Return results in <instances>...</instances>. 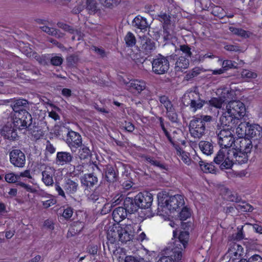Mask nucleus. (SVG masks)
<instances>
[{"instance_id":"f257e3e1","label":"nucleus","mask_w":262,"mask_h":262,"mask_svg":"<svg viewBox=\"0 0 262 262\" xmlns=\"http://www.w3.org/2000/svg\"><path fill=\"white\" fill-rule=\"evenodd\" d=\"M161 193L158 195V211L168 214L171 212L177 211L185 204L184 196L176 194L171 196H160Z\"/></svg>"},{"instance_id":"f03ea898","label":"nucleus","mask_w":262,"mask_h":262,"mask_svg":"<svg viewBox=\"0 0 262 262\" xmlns=\"http://www.w3.org/2000/svg\"><path fill=\"white\" fill-rule=\"evenodd\" d=\"M212 118L211 116L208 115L194 117L189 123L191 135L195 138L202 137L205 134L207 124L212 120Z\"/></svg>"},{"instance_id":"7ed1b4c3","label":"nucleus","mask_w":262,"mask_h":262,"mask_svg":"<svg viewBox=\"0 0 262 262\" xmlns=\"http://www.w3.org/2000/svg\"><path fill=\"white\" fill-rule=\"evenodd\" d=\"M182 101L184 105L189 107L193 112L201 109L208 103L207 100L201 98V95L196 90L187 91L183 95Z\"/></svg>"},{"instance_id":"20e7f679","label":"nucleus","mask_w":262,"mask_h":262,"mask_svg":"<svg viewBox=\"0 0 262 262\" xmlns=\"http://www.w3.org/2000/svg\"><path fill=\"white\" fill-rule=\"evenodd\" d=\"M157 19L162 24L164 39H171L174 34L175 29V25L171 20V14L161 11L157 15Z\"/></svg>"},{"instance_id":"39448f33","label":"nucleus","mask_w":262,"mask_h":262,"mask_svg":"<svg viewBox=\"0 0 262 262\" xmlns=\"http://www.w3.org/2000/svg\"><path fill=\"white\" fill-rule=\"evenodd\" d=\"M233 132L232 129L229 127H220L217 128L216 133L217 137V142L221 147L231 149V147L235 141Z\"/></svg>"},{"instance_id":"423d86ee","label":"nucleus","mask_w":262,"mask_h":262,"mask_svg":"<svg viewBox=\"0 0 262 262\" xmlns=\"http://www.w3.org/2000/svg\"><path fill=\"white\" fill-rule=\"evenodd\" d=\"M151 64L152 72L157 75L166 73L170 66L168 57L160 54L153 58Z\"/></svg>"},{"instance_id":"0eeeda50","label":"nucleus","mask_w":262,"mask_h":262,"mask_svg":"<svg viewBox=\"0 0 262 262\" xmlns=\"http://www.w3.org/2000/svg\"><path fill=\"white\" fill-rule=\"evenodd\" d=\"M66 142L72 152L82 146V140L81 136L77 132L70 130L67 134Z\"/></svg>"},{"instance_id":"6e6552de","label":"nucleus","mask_w":262,"mask_h":262,"mask_svg":"<svg viewBox=\"0 0 262 262\" xmlns=\"http://www.w3.org/2000/svg\"><path fill=\"white\" fill-rule=\"evenodd\" d=\"M179 249H171L170 247L166 248L164 251V255L162 256L158 262H182V256Z\"/></svg>"},{"instance_id":"1a4fd4ad","label":"nucleus","mask_w":262,"mask_h":262,"mask_svg":"<svg viewBox=\"0 0 262 262\" xmlns=\"http://www.w3.org/2000/svg\"><path fill=\"white\" fill-rule=\"evenodd\" d=\"M226 111L235 117H237L239 120L245 115L246 108L245 105L240 101H230L226 106Z\"/></svg>"},{"instance_id":"9d476101","label":"nucleus","mask_w":262,"mask_h":262,"mask_svg":"<svg viewBox=\"0 0 262 262\" xmlns=\"http://www.w3.org/2000/svg\"><path fill=\"white\" fill-rule=\"evenodd\" d=\"M10 163L15 167L23 168L26 163V156L20 149H15L9 153Z\"/></svg>"},{"instance_id":"9b49d317","label":"nucleus","mask_w":262,"mask_h":262,"mask_svg":"<svg viewBox=\"0 0 262 262\" xmlns=\"http://www.w3.org/2000/svg\"><path fill=\"white\" fill-rule=\"evenodd\" d=\"M135 198L139 208L144 209L150 208L153 201V196L150 193L147 191L140 192Z\"/></svg>"},{"instance_id":"f8f14e48","label":"nucleus","mask_w":262,"mask_h":262,"mask_svg":"<svg viewBox=\"0 0 262 262\" xmlns=\"http://www.w3.org/2000/svg\"><path fill=\"white\" fill-rule=\"evenodd\" d=\"M139 49L146 55L151 54L156 49L155 42L146 36L140 37L139 40Z\"/></svg>"},{"instance_id":"ddd939ff","label":"nucleus","mask_w":262,"mask_h":262,"mask_svg":"<svg viewBox=\"0 0 262 262\" xmlns=\"http://www.w3.org/2000/svg\"><path fill=\"white\" fill-rule=\"evenodd\" d=\"M105 179L106 183H103L105 184V188L110 191V186L116 183L119 180L118 173L114 167L110 165H106L104 169Z\"/></svg>"},{"instance_id":"4468645a","label":"nucleus","mask_w":262,"mask_h":262,"mask_svg":"<svg viewBox=\"0 0 262 262\" xmlns=\"http://www.w3.org/2000/svg\"><path fill=\"white\" fill-rule=\"evenodd\" d=\"M220 122L221 126L220 127H229L232 129L238 123L239 120L237 119V117H235L226 111L220 117Z\"/></svg>"},{"instance_id":"2eb2a0df","label":"nucleus","mask_w":262,"mask_h":262,"mask_svg":"<svg viewBox=\"0 0 262 262\" xmlns=\"http://www.w3.org/2000/svg\"><path fill=\"white\" fill-rule=\"evenodd\" d=\"M189 237V234L188 231H181L180 233L178 239L175 240L173 245L170 246L169 247L171 249H179V250L181 252V255H182V251L187 246Z\"/></svg>"},{"instance_id":"dca6fc26","label":"nucleus","mask_w":262,"mask_h":262,"mask_svg":"<svg viewBox=\"0 0 262 262\" xmlns=\"http://www.w3.org/2000/svg\"><path fill=\"white\" fill-rule=\"evenodd\" d=\"M55 169L51 166H46L41 172V181L47 186H53L54 182L53 177L55 175Z\"/></svg>"},{"instance_id":"f3484780","label":"nucleus","mask_w":262,"mask_h":262,"mask_svg":"<svg viewBox=\"0 0 262 262\" xmlns=\"http://www.w3.org/2000/svg\"><path fill=\"white\" fill-rule=\"evenodd\" d=\"M121 227L119 241L123 243H126L127 242L130 241L133 237V227L130 224L123 225Z\"/></svg>"},{"instance_id":"a211bd4d","label":"nucleus","mask_w":262,"mask_h":262,"mask_svg":"<svg viewBox=\"0 0 262 262\" xmlns=\"http://www.w3.org/2000/svg\"><path fill=\"white\" fill-rule=\"evenodd\" d=\"M74 159L72 154L67 151H58L56 154L55 163L59 166L70 164Z\"/></svg>"},{"instance_id":"6ab92c4d","label":"nucleus","mask_w":262,"mask_h":262,"mask_svg":"<svg viewBox=\"0 0 262 262\" xmlns=\"http://www.w3.org/2000/svg\"><path fill=\"white\" fill-rule=\"evenodd\" d=\"M62 186L68 194H74L78 189V181L77 179L73 180L70 178L65 179Z\"/></svg>"},{"instance_id":"aec40b11","label":"nucleus","mask_w":262,"mask_h":262,"mask_svg":"<svg viewBox=\"0 0 262 262\" xmlns=\"http://www.w3.org/2000/svg\"><path fill=\"white\" fill-rule=\"evenodd\" d=\"M228 154L232 155L233 161L237 162L239 164L245 163L248 161V154L240 150H237L234 148H232L230 150Z\"/></svg>"},{"instance_id":"412c9836","label":"nucleus","mask_w":262,"mask_h":262,"mask_svg":"<svg viewBox=\"0 0 262 262\" xmlns=\"http://www.w3.org/2000/svg\"><path fill=\"white\" fill-rule=\"evenodd\" d=\"M124 208L127 213L132 214L137 211L139 209V206L136 201V198L134 199L130 197H126L124 200Z\"/></svg>"},{"instance_id":"4be33fe9","label":"nucleus","mask_w":262,"mask_h":262,"mask_svg":"<svg viewBox=\"0 0 262 262\" xmlns=\"http://www.w3.org/2000/svg\"><path fill=\"white\" fill-rule=\"evenodd\" d=\"M107 191H109V190L107 188H105V184H103L102 182L96 188L94 191L90 194L88 196V199L90 201L95 202L99 200H103V198H100L99 193L101 192L104 193Z\"/></svg>"},{"instance_id":"5701e85b","label":"nucleus","mask_w":262,"mask_h":262,"mask_svg":"<svg viewBox=\"0 0 262 262\" xmlns=\"http://www.w3.org/2000/svg\"><path fill=\"white\" fill-rule=\"evenodd\" d=\"M146 87V83L142 80H131L128 85L129 90L134 93H140L142 91L145 89Z\"/></svg>"},{"instance_id":"b1692460","label":"nucleus","mask_w":262,"mask_h":262,"mask_svg":"<svg viewBox=\"0 0 262 262\" xmlns=\"http://www.w3.org/2000/svg\"><path fill=\"white\" fill-rule=\"evenodd\" d=\"M81 184L86 188L92 187L98 182L95 172L85 174L81 180Z\"/></svg>"},{"instance_id":"393cba45","label":"nucleus","mask_w":262,"mask_h":262,"mask_svg":"<svg viewBox=\"0 0 262 262\" xmlns=\"http://www.w3.org/2000/svg\"><path fill=\"white\" fill-rule=\"evenodd\" d=\"M262 136V127L257 124H250L248 129V137L255 139Z\"/></svg>"},{"instance_id":"a878e982","label":"nucleus","mask_w":262,"mask_h":262,"mask_svg":"<svg viewBox=\"0 0 262 262\" xmlns=\"http://www.w3.org/2000/svg\"><path fill=\"white\" fill-rule=\"evenodd\" d=\"M2 134L5 139L11 141H14L18 138L16 130L8 125H5L3 128Z\"/></svg>"},{"instance_id":"bb28decb","label":"nucleus","mask_w":262,"mask_h":262,"mask_svg":"<svg viewBox=\"0 0 262 262\" xmlns=\"http://www.w3.org/2000/svg\"><path fill=\"white\" fill-rule=\"evenodd\" d=\"M189 66V60L186 57L180 56L177 59L175 63L174 69L177 72H183L187 69Z\"/></svg>"},{"instance_id":"cd10ccee","label":"nucleus","mask_w":262,"mask_h":262,"mask_svg":"<svg viewBox=\"0 0 262 262\" xmlns=\"http://www.w3.org/2000/svg\"><path fill=\"white\" fill-rule=\"evenodd\" d=\"M253 147H254L253 141H252L247 137L241 139L239 144L238 150L247 154H250Z\"/></svg>"},{"instance_id":"c85d7f7f","label":"nucleus","mask_w":262,"mask_h":262,"mask_svg":"<svg viewBox=\"0 0 262 262\" xmlns=\"http://www.w3.org/2000/svg\"><path fill=\"white\" fill-rule=\"evenodd\" d=\"M133 26L141 30L146 31L147 28L149 27L145 18L140 15L137 16L132 22Z\"/></svg>"},{"instance_id":"c756f323","label":"nucleus","mask_w":262,"mask_h":262,"mask_svg":"<svg viewBox=\"0 0 262 262\" xmlns=\"http://www.w3.org/2000/svg\"><path fill=\"white\" fill-rule=\"evenodd\" d=\"M120 228L121 226H113L107 230V237L111 243H113L116 241L119 240Z\"/></svg>"},{"instance_id":"7c9ffc66","label":"nucleus","mask_w":262,"mask_h":262,"mask_svg":"<svg viewBox=\"0 0 262 262\" xmlns=\"http://www.w3.org/2000/svg\"><path fill=\"white\" fill-rule=\"evenodd\" d=\"M127 212L124 207L116 208L113 212V217L115 222H120L127 216Z\"/></svg>"},{"instance_id":"2f4dec72","label":"nucleus","mask_w":262,"mask_h":262,"mask_svg":"<svg viewBox=\"0 0 262 262\" xmlns=\"http://www.w3.org/2000/svg\"><path fill=\"white\" fill-rule=\"evenodd\" d=\"M249 126V122H240L236 129V133L239 138L242 139L248 137V129Z\"/></svg>"},{"instance_id":"473e14b6","label":"nucleus","mask_w":262,"mask_h":262,"mask_svg":"<svg viewBox=\"0 0 262 262\" xmlns=\"http://www.w3.org/2000/svg\"><path fill=\"white\" fill-rule=\"evenodd\" d=\"M199 146L203 153L205 155H210L213 152V145L209 141H201L199 143Z\"/></svg>"},{"instance_id":"72a5a7b5","label":"nucleus","mask_w":262,"mask_h":262,"mask_svg":"<svg viewBox=\"0 0 262 262\" xmlns=\"http://www.w3.org/2000/svg\"><path fill=\"white\" fill-rule=\"evenodd\" d=\"M28 104L27 100L26 99H17L14 101L13 104L12 105L13 110L18 114L23 111H26L24 108L27 107Z\"/></svg>"},{"instance_id":"f704fd0d","label":"nucleus","mask_w":262,"mask_h":262,"mask_svg":"<svg viewBox=\"0 0 262 262\" xmlns=\"http://www.w3.org/2000/svg\"><path fill=\"white\" fill-rule=\"evenodd\" d=\"M230 149H231L221 147L217 152L216 156L214 157V162L216 164H220L225 159H226V157H228V153H229Z\"/></svg>"},{"instance_id":"c9c22d12","label":"nucleus","mask_w":262,"mask_h":262,"mask_svg":"<svg viewBox=\"0 0 262 262\" xmlns=\"http://www.w3.org/2000/svg\"><path fill=\"white\" fill-rule=\"evenodd\" d=\"M18 114L25 128L29 127L32 124V116L27 111H23Z\"/></svg>"},{"instance_id":"e433bc0d","label":"nucleus","mask_w":262,"mask_h":262,"mask_svg":"<svg viewBox=\"0 0 262 262\" xmlns=\"http://www.w3.org/2000/svg\"><path fill=\"white\" fill-rule=\"evenodd\" d=\"M85 9L90 14H94L98 11V4L95 0H86Z\"/></svg>"},{"instance_id":"4c0bfd02","label":"nucleus","mask_w":262,"mask_h":262,"mask_svg":"<svg viewBox=\"0 0 262 262\" xmlns=\"http://www.w3.org/2000/svg\"><path fill=\"white\" fill-rule=\"evenodd\" d=\"M229 30L233 34L245 38H249L251 34L249 32L241 28L230 27Z\"/></svg>"},{"instance_id":"58836bf2","label":"nucleus","mask_w":262,"mask_h":262,"mask_svg":"<svg viewBox=\"0 0 262 262\" xmlns=\"http://www.w3.org/2000/svg\"><path fill=\"white\" fill-rule=\"evenodd\" d=\"M80 147V149L78 151V156L81 160H85L91 157V152L88 147L82 144V146Z\"/></svg>"},{"instance_id":"ea45409f","label":"nucleus","mask_w":262,"mask_h":262,"mask_svg":"<svg viewBox=\"0 0 262 262\" xmlns=\"http://www.w3.org/2000/svg\"><path fill=\"white\" fill-rule=\"evenodd\" d=\"M234 161L232 158V156L230 154H228V157H226L222 163H221L220 166V168L222 170L230 169L233 166Z\"/></svg>"},{"instance_id":"a19ab883","label":"nucleus","mask_w":262,"mask_h":262,"mask_svg":"<svg viewBox=\"0 0 262 262\" xmlns=\"http://www.w3.org/2000/svg\"><path fill=\"white\" fill-rule=\"evenodd\" d=\"M199 165L204 172L214 173L215 171V167L212 164L206 163L202 161H200Z\"/></svg>"},{"instance_id":"79ce46f5","label":"nucleus","mask_w":262,"mask_h":262,"mask_svg":"<svg viewBox=\"0 0 262 262\" xmlns=\"http://www.w3.org/2000/svg\"><path fill=\"white\" fill-rule=\"evenodd\" d=\"M57 26L58 28H61L64 31H67L72 34H78L79 33L77 30L74 29L72 27L62 22H58L57 24Z\"/></svg>"},{"instance_id":"37998d69","label":"nucleus","mask_w":262,"mask_h":262,"mask_svg":"<svg viewBox=\"0 0 262 262\" xmlns=\"http://www.w3.org/2000/svg\"><path fill=\"white\" fill-rule=\"evenodd\" d=\"M201 70L199 67H195L191 70L187 72L185 79L186 80H190L193 79L194 77H196L201 73Z\"/></svg>"},{"instance_id":"c03bdc74","label":"nucleus","mask_w":262,"mask_h":262,"mask_svg":"<svg viewBox=\"0 0 262 262\" xmlns=\"http://www.w3.org/2000/svg\"><path fill=\"white\" fill-rule=\"evenodd\" d=\"M121 0H99L100 4L105 8H113L120 4Z\"/></svg>"},{"instance_id":"a18cd8bd","label":"nucleus","mask_w":262,"mask_h":262,"mask_svg":"<svg viewBox=\"0 0 262 262\" xmlns=\"http://www.w3.org/2000/svg\"><path fill=\"white\" fill-rule=\"evenodd\" d=\"M241 76L243 79H245L246 80H250V79L256 78L257 75L254 72L244 69L241 72Z\"/></svg>"},{"instance_id":"49530a36","label":"nucleus","mask_w":262,"mask_h":262,"mask_svg":"<svg viewBox=\"0 0 262 262\" xmlns=\"http://www.w3.org/2000/svg\"><path fill=\"white\" fill-rule=\"evenodd\" d=\"M253 140L255 152L257 154H262V136Z\"/></svg>"},{"instance_id":"de8ad7c7","label":"nucleus","mask_w":262,"mask_h":262,"mask_svg":"<svg viewBox=\"0 0 262 262\" xmlns=\"http://www.w3.org/2000/svg\"><path fill=\"white\" fill-rule=\"evenodd\" d=\"M242 204L236 205L235 207L238 211L242 212H251L253 210V207L248 203L242 202Z\"/></svg>"},{"instance_id":"09e8293b","label":"nucleus","mask_w":262,"mask_h":262,"mask_svg":"<svg viewBox=\"0 0 262 262\" xmlns=\"http://www.w3.org/2000/svg\"><path fill=\"white\" fill-rule=\"evenodd\" d=\"M191 212L190 208L184 207L179 213V217L181 221H185L191 216Z\"/></svg>"},{"instance_id":"8fccbe9b","label":"nucleus","mask_w":262,"mask_h":262,"mask_svg":"<svg viewBox=\"0 0 262 262\" xmlns=\"http://www.w3.org/2000/svg\"><path fill=\"white\" fill-rule=\"evenodd\" d=\"M124 40L126 46L128 47H133L135 45L136 41L135 36L130 32L127 33L125 36Z\"/></svg>"},{"instance_id":"3c124183","label":"nucleus","mask_w":262,"mask_h":262,"mask_svg":"<svg viewBox=\"0 0 262 262\" xmlns=\"http://www.w3.org/2000/svg\"><path fill=\"white\" fill-rule=\"evenodd\" d=\"M6 182L9 183H17L19 181L18 174H15L13 172L7 173L5 177Z\"/></svg>"},{"instance_id":"603ef678","label":"nucleus","mask_w":262,"mask_h":262,"mask_svg":"<svg viewBox=\"0 0 262 262\" xmlns=\"http://www.w3.org/2000/svg\"><path fill=\"white\" fill-rule=\"evenodd\" d=\"M227 200L231 202L239 203L242 202V198L235 192H227Z\"/></svg>"},{"instance_id":"864d4df0","label":"nucleus","mask_w":262,"mask_h":262,"mask_svg":"<svg viewBox=\"0 0 262 262\" xmlns=\"http://www.w3.org/2000/svg\"><path fill=\"white\" fill-rule=\"evenodd\" d=\"M207 103L209 106H213L216 108H221L222 106L223 101L221 98H212Z\"/></svg>"},{"instance_id":"5fc2aeb1","label":"nucleus","mask_w":262,"mask_h":262,"mask_svg":"<svg viewBox=\"0 0 262 262\" xmlns=\"http://www.w3.org/2000/svg\"><path fill=\"white\" fill-rule=\"evenodd\" d=\"M159 101L166 109V111L170 110L171 107H173L171 101L168 99V97L165 96H161L159 98Z\"/></svg>"},{"instance_id":"6e6d98bb","label":"nucleus","mask_w":262,"mask_h":262,"mask_svg":"<svg viewBox=\"0 0 262 262\" xmlns=\"http://www.w3.org/2000/svg\"><path fill=\"white\" fill-rule=\"evenodd\" d=\"M166 113L168 118L171 122H177L178 121V115L173 107H171L170 110H167Z\"/></svg>"},{"instance_id":"4d7b16f0","label":"nucleus","mask_w":262,"mask_h":262,"mask_svg":"<svg viewBox=\"0 0 262 262\" xmlns=\"http://www.w3.org/2000/svg\"><path fill=\"white\" fill-rule=\"evenodd\" d=\"M54 184V187L55 190L57 192L58 195L62 197L64 199H66V191L63 188H62L58 182L56 181Z\"/></svg>"},{"instance_id":"13d9d810","label":"nucleus","mask_w":262,"mask_h":262,"mask_svg":"<svg viewBox=\"0 0 262 262\" xmlns=\"http://www.w3.org/2000/svg\"><path fill=\"white\" fill-rule=\"evenodd\" d=\"M236 63L234 61H232L230 60H225L223 62L222 66L225 70H227L228 69L237 68Z\"/></svg>"},{"instance_id":"bf43d9fd","label":"nucleus","mask_w":262,"mask_h":262,"mask_svg":"<svg viewBox=\"0 0 262 262\" xmlns=\"http://www.w3.org/2000/svg\"><path fill=\"white\" fill-rule=\"evenodd\" d=\"M13 125L14 127L19 129L26 128L20 119V117H18V114H15V118L13 121Z\"/></svg>"},{"instance_id":"052dcab7","label":"nucleus","mask_w":262,"mask_h":262,"mask_svg":"<svg viewBox=\"0 0 262 262\" xmlns=\"http://www.w3.org/2000/svg\"><path fill=\"white\" fill-rule=\"evenodd\" d=\"M78 60V56L74 54L70 55L67 58V61L69 66H74Z\"/></svg>"},{"instance_id":"680f3d73","label":"nucleus","mask_w":262,"mask_h":262,"mask_svg":"<svg viewBox=\"0 0 262 262\" xmlns=\"http://www.w3.org/2000/svg\"><path fill=\"white\" fill-rule=\"evenodd\" d=\"M180 51L185 54V56L187 58H190L191 57L192 53L190 51V48L188 46L183 45L180 46Z\"/></svg>"},{"instance_id":"e2e57ef3","label":"nucleus","mask_w":262,"mask_h":262,"mask_svg":"<svg viewBox=\"0 0 262 262\" xmlns=\"http://www.w3.org/2000/svg\"><path fill=\"white\" fill-rule=\"evenodd\" d=\"M239 249H243L242 246L239 244H236V243H231L229 245V247L228 250V253H232L234 252L237 251H239Z\"/></svg>"},{"instance_id":"0e129e2a","label":"nucleus","mask_w":262,"mask_h":262,"mask_svg":"<svg viewBox=\"0 0 262 262\" xmlns=\"http://www.w3.org/2000/svg\"><path fill=\"white\" fill-rule=\"evenodd\" d=\"M50 62L53 66H59L62 64L63 59L60 56H55L50 59Z\"/></svg>"},{"instance_id":"69168bd1","label":"nucleus","mask_w":262,"mask_h":262,"mask_svg":"<svg viewBox=\"0 0 262 262\" xmlns=\"http://www.w3.org/2000/svg\"><path fill=\"white\" fill-rule=\"evenodd\" d=\"M212 13L214 16L223 17L224 15V10L219 6H215L212 11Z\"/></svg>"},{"instance_id":"338daca9","label":"nucleus","mask_w":262,"mask_h":262,"mask_svg":"<svg viewBox=\"0 0 262 262\" xmlns=\"http://www.w3.org/2000/svg\"><path fill=\"white\" fill-rule=\"evenodd\" d=\"M73 213V209L72 207H68L64 209L63 213L62 216L66 220L70 219Z\"/></svg>"},{"instance_id":"774afa93","label":"nucleus","mask_w":262,"mask_h":262,"mask_svg":"<svg viewBox=\"0 0 262 262\" xmlns=\"http://www.w3.org/2000/svg\"><path fill=\"white\" fill-rule=\"evenodd\" d=\"M143 259L139 257L133 256H126L124 262H143Z\"/></svg>"}]
</instances>
